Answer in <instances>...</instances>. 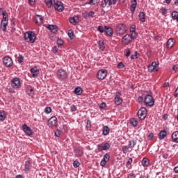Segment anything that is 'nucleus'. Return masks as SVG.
<instances>
[{"mask_svg": "<svg viewBox=\"0 0 178 178\" xmlns=\"http://www.w3.org/2000/svg\"><path fill=\"white\" fill-rule=\"evenodd\" d=\"M1 15L3 16L1 24H0V29L5 33L6 31V28L8 27V13L6 11H2Z\"/></svg>", "mask_w": 178, "mask_h": 178, "instance_id": "f257e3e1", "label": "nucleus"}, {"mask_svg": "<svg viewBox=\"0 0 178 178\" xmlns=\"http://www.w3.org/2000/svg\"><path fill=\"white\" fill-rule=\"evenodd\" d=\"M37 35H35V33L33 31H26L24 35V39L25 41L29 40L30 44H34Z\"/></svg>", "mask_w": 178, "mask_h": 178, "instance_id": "f03ea898", "label": "nucleus"}, {"mask_svg": "<svg viewBox=\"0 0 178 178\" xmlns=\"http://www.w3.org/2000/svg\"><path fill=\"white\" fill-rule=\"evenodd\" d=\"M129 28L126 24H118L116 26V33L118 35L126 34Z\"/></svg>", "mask_w": 178, "mask_h": 178, "instance_id": "7ed1b4c3", "label": "nucleus"}, {"mask_svg": "<svg viewBox=\"0 0 178 178\" xmlns=\"http://www.w3.org/2000/svg\"><path fill=\"white\" fill-rule=\"evenodd\" d=\"M53 6L54 9H56V10H57L58 12H63V9H65V6H63V3L58 0H54Z\"/></svg>", "mask_w": 178, "mask_h": 178, "instance_id": "20e7f679", "label": "nucleus"}, {"mask_svg": "<svg viewBox=\"0 0 178 178\" xmlns=\"http://www.w3.org/2000/svg\"><path fill=\"white\" fill-rule=\"evenodd\" d=\"M145 104L146 106H154L155 101H154V97L150 95H147L145 98Z\"/></svg>", "mask_w": 178, "mask_h": 178, "instance_id": "39448f33", "label": "nucleus"}, {"mask_svg": "<svg viewBox=\"0 0 178 178\" xmlns=\"http://www.w3.org/2000/svg\"><path fill=\"white\" fill-rule=\"evenodd\" d=\"M158 70H159V63L155 61L152 62L151 65L148 66V71L150 73L158 72Z\"/></svg>", "mask_w": 178, "mask_h": 178, "instance_id": "423d86ee", "label": "nucleus"}, {"mask_svg": "<svg viewBox=\"0 0 178 178\" xmlns=\"http://www.w3.org/2000/svg\"><path fill=\"white\" fill-rule=\"evenodd\" d=\"M56 123H58V118L56 116H52L49 119L47 126L49 129H54V127H56Z\"/></svg>", "mask_w": 178, "mask_h": 178, "instance_id": "0eeeda50", "label": "nucleus"}, {"mask_svg": "<svg viewBox=\"0 0 178 178\" xmlns=\"http://www.w3.org/2000/svg\"><path fill=\"white\" fill-rule=\"evenodd\" d=\"M138 116L140 120H144L147 118V108L145 107H142L138 111Z\"/></svg>", "mask_w": 178, "mask_h": 178, "instance_id": "6e6552de", "label": "nucleus"}, {"mask_svg": "<svg viewBox=\"0 0 178 178\" xmlns=\"http://www.w3.org/2000/svg\"><path fill=\"white\" fill-rule=\"evenodd\" d=\"M108 75V71L106 70L102 69L98 71L97 77L98 80H104L105 77Z\"/></svg>", "mask_w": 178, "mask_h": 178, "instance_id": "1a4fd4ad", "label": "nucleus"}, {"mask_svg": "<svg viewBox=\"0 0 178 178\" xmlns=\"http://www.w3.org/2000/svg\"><path fill=\"white\" fill-rule=\"evenodd\" d=\"M111 5H116V0H102L101 1L102 8L109 7Z\"/></svg>", "mask_w": 178, "mask_h": 178, "instance_id": "9d476101", "label": "nucleus"}, {"mask_svg": "<svg viewBox=\"0 0 178 178\" xmlns=\"http://www.w3.org/2000/svg\"><path fill=\"white\" fill-rule=\"evenodd\" d=\"M132 41L130 34H126L122 38L121 42L122 45H129Z\"/></svg>", "mask_w": 178, "mask_h": 178, "instance_id": "9b49d317", "label": "nucleus"}, {"mask_svg": "<svg viewBox=\"0 0 178 178\" xmlns=\"http://www.w3.org/2000/svg\"><path fill=\"white\" fill-rule=\"evenodd\" d=\"M111 148V144L106 143H101L97 145V149L98 151H106Z\"/></svg>", "mask_w": 178, "mask_h": 178, "instance_id": "f8f14e48", "label": "nucleus"}, {"mask_svg": "<svg viewBox=\"0 0 178 178\" xmlns=\"http://www.w3.org/2000/svg\"><path fill=\"white\" fill-rule=\"evenodd\" d=\"M3 63L6 67H10L13 65V60L9 56H6L3 58Z\"/></svg>", "mask_w": 178, "mask_h": 178, "instance_id": "ddd939ff", "label": "nucleus"}, {"mask_svg": "<svg viewBox=\"0 0 178 178\" xmlns=\"http://www.w3.org/2000/svg\"><path fill=\"white\" fill-rule=\"evenodd\" d=\"M11 87L13 88L17 89L20 87V79L17 77H15L11 80Z\"/></svg>", "mask_w": 178, "mask_h": 178, "instance_id": "4468645a", "label": "nucleus"}, {"mask_svg": "<svg viewBox=\"0 0 178 178\" xmlns=\"http://www.w3.org/2000/svg\"><path fill=\"white\" fill-rule=\"evenodd\" d=\"M22 130L26 134V136H33V130H31V128H30L27 124H24L22 125Z\"/></svg>", "mask_w": 178, "mask_h": 178, "instance_id": "2eb2a0df", "label": "nucleus"}, {"mask_svg": "<svg viewBox=\"0 0 178 178\" xmlns=\"http://www.w3.org/2000/svg\"><path fill=\"white\" fill-rule=\"evenodd\" d=\"M57 77L63 80L67 77V73H66V71L60 69L57 72Z\"/></svg>", "mask_w": 178, "mask_h": 178, "instance_id": "dca6fc26", "label": "nucleus"}, {"mask_svg": "<svg viewBox=\"0 0 178 178\" xmlns=\"http://www.w3.org/2000/svg\"><path fill=\"white\" fill-rule=\"evenodd\" d=\"M110 158L111 156L108 153L104 155L103 159L100 162V165L102 166V168L106 165V162L109 161Z\"/></svg>", "mask_w": 178, "mask_h": 178, "instance_id": "f3484780", "label": "nucleus"}, {"mask_svg": "<svg viewBox=\"0 0 178 178\" xmlns=\"http://www.w3.org/2000/svg\"><path fill=\"white\" fill-rule=\"evenodd\" d=\"M30 72L32 74V77L33 78L38 77L40 74V70H38V68H37V67H33L31 68Z\"/></svg>", "mask_w": 178, "mask_h": 178, "instance_id": "a211bd4d", "label": "nucleus"}, {"mask_svg": "<svg viewBox=\"0 0 178 178\" xmlns=\"http://www.w3.org/2000/svg\"><path fill=\"white\" fill-rule=\"evenodd\" d=\"M31 165H32V162L31 160H28L25 161L24 172L26 173H28L29 172H30V169H31Z\"/></svg>", "mask_w": 178, "mask_h": 178, "instance_id": "6ab92c4d", "label": "nucleus"}, {"mask_svg": "<svg viewBox=\"0 0 178 178\" xmlns=\"http://www.w3.org/2000/svg\"><path fill=\"white\" fill-rule=\"evenodd\" d=\"M35 22L36 24L40 26V24H42V23H44V17L41 15H36L35 16Z\"/></svg>", "mask_w": 178, "mask_h": 178, "instance_id": "aec40b11", "label": "nucleus"}, {"mask_svg": "<svg viewBox=\"0 0 178 178\" xmlns=\"http://www.w3.org/2000/svg\"><path fill=\"white\" fill-rule=\"evenodd\" d=\"M104 31L108 37H112V35H113V31L112 30V28L109 26H104Z\"/></svg>", "mask_w": 178, "mask_h": 178, "instance_id": "412c9836", "label": "nucleus"}, {"mask_svg": "<svg viewBox=\"0 0 178 178\" xmlns=\"http://www.w3.org/2000/svg\"><path fill=\"white\" fill-rule=\"evenodd\" d=\"M122 98H120V92H116V96L115 97V102L116 105H120L122 104Z\"/></svg>", "mask_w": 178, "mask_h": 178, "instance_id": "4be33fe9", "label": "nucleus"}, {"mask_svg": "<svg viewBox=\"0 0 178 178\" xmlns=\"http://www.w3.org/2000/svg\"><path fill=\"white\" fill-rule=\"evenodd\" d=\"M131 8L130 10L132 13H134L136 8H137V0H131Z\"/></svg>", "mask_w": 178, "mask_h": 178, "instance_id": "5701e85b", "label": "nucleus"}, {"mask_svg": "<svg viewBox=\"0 0 178 178\" xmlns=\"http://www.w3.org/2000/svg\"><path fill=\"white\" fill-rule=\"evenodd\" d=\"M111 131V129L108 126H103L102 127V135L103 136H108Z\"/></svg>", "mask_w": 178, "mask_h": 178, "instance_id": "b1692460", "label": "nucleus"}, {"mask_svg": "<svg viewBox=\"0 0 178 178\" xmlns=\"http://www.w3.org/2000/svg\"><path fill=\"white\" fill-rule=\"evenodd\" d=\"M173 143H178V131H174L171 135Z\"/></svg>", "mask_w": 178, "mask_h": 178, "instance_id": "393cba45", "label": "nucleus"}, {"mask_svg": "<svg viewBox=\"0 0 178 178\" xmlns=\"http://www.w3.org/2000/svg\"><path fill=\"white\" fill-rule=\"evenodd\" d=\"M47 29L48 30H50L52 33L58 32V27L56 26V25H48Z\"/></svg>", "mask_w": 178, "mask_h": 178, "instance_id": "a878e982", "label": "nucleus"}, {"mask_svg": "<svg viewBox=\"0 0 178 178\" xmlns=\"http://www.w3.org/2000/svg\"><path fill=\"white\" fill-rule=\"evenodd\" d=\"M74 152L76 156H81L84 154L83 149H75Z\"/></svg>", "mask_w": 178, "mask_h": 178, "instance_id": "bb28decb", "label": "nucleus"}, {"mask_svg": "<svg viewBox=\"0 0 178 178\" xmlns=\"http://www.w3.org/2000/svg\"><path fill=\"white\" fill-rule=\"evenodd\" d=\"M138 18L140 22L144 23L145 22V13L140 12L138 15Z\"/></svg>", "mask_w": 178, "mask_h": 178, "instance_id": "cd10ccee", "label": "nucleus"}, {"mask_svg": "<svg viewBox=\"0 0 178 178\" xmlns=\"http://www.w3.org/2000/svg\"><path fill=\"white\" fill-rule=\"evenodd\" d=\"M70 23H72V24H77L79 23V17H72L70 18Z\"/></svg>", "mask_w": 178, "mask_h": 178, "instance_id": "c85d7f7f", "label": "nucleus"}, {"mask_svg": "<svg viewBox=\"0 0 178 178\" xmlns=\"http://www.w3.org/2000/svg\"><path fill=\"white\" fill-rule=\"evenodd\" d=\"M141 163L143 168H148V165H149V160H148L147 158H143Z\"/></svg>", "mask_w": 178, "mask_h": 178, "instance_id": "c756f323", "label": "nucleus"}, {"mask_svg": "<svg viewBox=\"0 0 178 178\" xmlns=\"http://www.w3.org/2000/svg\"><path fill=\"white\" fill-rule=\"evenodd\" d=\"M166 134H167L166 131L165 130L161 131L159 134V140H163V138L166 137Z\"/></svg>", "mask_w": 178, "mask_h": 178, "instance_id": "7c9ffc66", "label": "nucleus"}, {"mask_svg": "<svg viewBox=\"0 0 178 178\" xmlns=\"http://www.w3.org/2000/svg\"><path fill=\"white\" fill-rule=\"evenodd\" d=\"M175 45V39L170 38L167 41V47L168 48H172Z\"/></svg>", "mask_w": 178, "mask_h": 178, "instance_id": "2f4dec72", "label": "nucleus"}, {"mask_svg": "<svg viewBox=\"0 0 178 178\" xmlns=\"http://www.w3.org/2000/svg\"><path fill=\"white\" fill-rule=\"evenodd\" d=\"M74 92L76 95H81V94H83V89L81 88H80V87H76L74 90Z\"/></svg>", "mask_w": 178, "mask_h": 178, "instance_id": "473e14b6", "label": "nucleus"}, {"mask_svg": "<svg viewBox=\"0 0 178 178\" xmlns=\"http://www.w3.org/2000/svg\"><path fill=\"white\" fill-rule=\"evenodd\" d=\"M136 142L134 140H130L129 142L128 147L130 149V151H131V149H133V148L136 147Z\"/></svg>", "mask_w": 178, "mask_h": 178, "instance_id": "72a5a7b5", "label": "nucleus"}, {"mask_svg": "<svg viewBox=\"0 0 178 178\" xmlns=\"http://www.w3.org/2000/svg\"><path fill=\"white\" fill-rule=\"evenodd\" d=\"M26 93L29 97H34V89L33 88H28Z\"/></svg>", "mask_w": 178, "mask_h": 178, "instance_id": "f704fd0d", "label": "nucleus"}, {"mask_svg": "<svg viewBox=\"0 0 178 178\" xmlns=\"http://www.w3.org/2000/svg\"><path fill=\"white\" fill-rule=\"evenodd\" d=\"M172 17L174 20H177L178 22V12L177 11H173L171 14Z\"/></svg>", "mask_w": 178, "mask_h": 178, "instance_id": "c9c22d12", "label": "nucleus"}, {"mask_svg": "<svg viewBox=\"0 0 178 178\" xmlns=\"http://www.w3.org/2000/svg\"><path fill=\"white\" fill-rule=\"evenodd\" d=\"M131 124H132L134 127H137V126L138 125V121H137V119L133 118L131 120Z\"/></svg>", "mask_w": 178, "mask_h": 178, "instance_id": "e433bc0d", "label": "nucleus"}, {"mask_svg": "<svg viewBox=\"0 0 178 178\" xmlns=\"http://www.w3.org/2000/svg\"><path fill=\"white\" fill-rule=\"evenodd\" d=\"M6 118V115H5V111H0V121L3 122Z\"/></svg>", "mask_w": 178, "mask_h": 178, "instance_id": "4c0bfd02", "label": "nucleus"}, {"mask_svg": "<svg viewBox=\"0 0 178 178\" xmlns=\"http://www.w3.org/2000/svg\"><path fill=\"white\" fill-rule=\"evenodd\" d=\"M130 147L129 146H124L122 148L123 154H127V152H130Z\"/></svg>", "mask_w": 178, "mask_h": 178, "instance_id": "58836bf2", "label": "nucleus"}, {"mask_svg": "<svg viewBox=\"0 0 178 178\" xmlns=\"http://www.w3.org/2000/svg\"><path fill=\"white\" fill-rule=\"evenodd\" d=\"M99 48L101 51H104L105 49V47L104 46V42L99 41Z\"/></svg>", "mask_w": 178, "mask_h": 178, "instance_id": "ea45409f", "label": "nucleus"}, {"mask_svg": "<svg viewBox=\"0 0 178 178\" xmlns=\"http://www.w3.org/2000/svg\"><path fill=\"white\" fill-rule=\"evenodd\" d=\"M160 12H161V15L165 16V15H166V13H168V10L165 8L162 7L160 9Z\"/></svg>", "mask_w": 178, "mask_h": 178, "instance_id": "a19ab883", "label": "nucleus"}, {"mask_svg": "<svg viewBox=\"0 0 178 178\" xmlns=\"http://www.w3.org/2000/svg\"><path fill=\"white\" fill-rule=\"evenodd\" d=\"M52 112V108L51 107H46L44 108V113H47V115H49Z\"/></svg>", "mask_w": 178, "mask_h": 178, "instance_id": "79ce46f5", "label": "nucleus"}, {"mask_svg": "<svg viewBox=\"0 0 178 178\" xmlns=\"http://www.w3.org/2000/svg\"><path fill=\"white\" fill-rule=\"evenodd\" d=\"M44 2L47 7L51 8L52 6V0H44Z\"/></svg>", "mask_w": 178, "mask_h": 178, "instance_id": "37998d69", "label": "nucleus"}, {"mask_svg": "<svg viewBox=\"0 0 178 178\" xmlns=\"http://www.w3.org/2000/svg\"><path fill=\"white\" fill-rule=\"evenodd\" d=\"M74 168H79L80 166V162L79 161L76 160L73 163Z\"/></svg>", "mask_w": 178, "mask_h": 178, "instance_id": "c03bdc74", "label": "nucleus"}, {"mask_svg": "<svg viewBox=\"0 0 178 178\" xmlns=\"http://www.w3.org/2000/svg\"><path fill=\"white\" fill-rule=\"evenodd\" d=\"M57 45L58 47H62V45H63V40H62V39H58Z\"/></svg>", "mask_w": 178, "mask_h": 178, "instance_id": "a18cd8bd", "label": "nucleus"}, {"mask_svg": "<svg viewBox=\"0 0 178 178\" xmlns=\"http://www.w3.org/2000/svg\"><path fill=\"white\" fill-rule=\"evenodd\" d=\"M76 111H77V107L76 106H74V104H72L70 106V111L71 112H76Z\"/></svg>", "mask_w": 178, "mask_h": 178, "instance_id": "49530a36", "label": "nucleus"}, {"mask_svg": "<svg viewBox=\"0 0 178 178\" xmlns=\"http://www.w3.org/2000/svg\"><path fill=\"white\" fill-rule=\"evenodd\" d=\"M97 30L100 33H104V31H105V29H104V26H99L97 28Z\"/></svg>", "mask_w": 178, "mask_h": 178, "instance_id": "de8ad7c7", "label": "nucleus"}, {"mask_svg": "<svg viewBox=\"0 0 178 178\" xmlns=\"http://www.w3.org/2000/svg\"><path fill=\"white\" fill-rule=\"evenodd\" d=\"M124 67V64H123V62H120L118 65V69H123Z\"/></svg>", "mask_w": 178, "mask_h": 178, "instance_id": "09e8293b", "label": "nucleus"}, {"mask_svg": "<svg viewBox=\"0 0 178 178\" xmlns=\"http://www.w3.org/2000/svg\"><path fill=\"white\" fill-rule=\"evenodd\" d=\"M98 3V0H90L89 5H96Z\"/></svg>", "mask_w": 178, "mask_h": 178, "instance_id": "8fccbe9b", "label": "nucleus"}, {"mask_svg": "<svg viewBox=\"0 0 178 178\" xmlns=\"http://www.w3.org/2000/svg\"><path fill=\"white\" fill-rule=\"evenodd\" d=\"M131 40H136L137 38V33L134 32L131 34Z\"/></svg>", "mask_w": 178, "mask_h": 178, "instance_id": "3c124183", "label": "nucleus"}, {"mask_svg": "<svg viewBox=\"0 0 178 178\" xmlns=\"http://www.w3.org/2000/svg\"><path fill=\"white\" fill-rule=\"evenodd\" d=\"M18 63H22L23 62V56L19 55L17 58Z\"/></svg>", "mask_w": 178, "mask_h": 178, "instance_id": "603ef678", "label": "nucleus"}, {"mask_svg": "<svg viewBox=\"0 0 178 178\" xmlns=\"http://www.w3.org/2000/svg\"><path fill=\"white\" fill-rule=\"evenodd\" d=\"M132 163H133V159L129 158L128 161L127 162V166H130V165H131Z\"/></svg>", "mask_w": 178, "mask_h": 178, "instance_id": "864d4df0", "label": "nucleus"}, {"mask_svg": "<svg viewBox=\"0 0 178 178\" xmlns=\"http://www.w3.org/2000/svg\"><path fill=\"white\" fill-rule=\"evenodd\" d=\"M55 136H56V137H60V131L58 129H56V132H55Z\"/></svg>", "mask_w": 178, "mask_h": 178, "instance_id": "5fc2aeb1", "label": "nucleus"}, {"mask_svg": "<svg viewBox=\"0 0 178 178\" xmlns=\"http://www.w3.org/2000/svg\"><path fill=\"white\" fill-rule=\"evenodd\" d=\"M68 35H69L70 40H73V38L74 37V33H73V32H69Z\"/></svg>", "mask_w": 178, "mask_h": 178, "instance_id": "6e6d98bb", "label": "nucleus"}, {"mask_svg": "<svg viewBox=\"0 0 178 178\" xmlns=\"http://www.w3.org/2000/svg\"><path fill=\"white\" fill-rule=\"evenodd\" d=\"M125 56H126L127 58H129V56H130V49H126Z\"/></svg>", "mask_w": 178, "mask_h": 178, "instance_id": "4d7b16f0", "label": "nucleus"}, {"mask_svg": "<svg viewBox=\"0 0 178 178\" xmlns=\"http://www.w3.org/2000/svg\"><path fill=\"white\" fill-rule=\"evenodd\" d=\"M134 56L136 58V59H138V58H140V54H138L137 51H135Z\"/></svg>", "mask_w": 178, "mask_h": 178, "instance_id": "13d9d810", "label": "nucleus"}, {"mask_svg": "<svg viewBox=\"0 0 178 178\" xmlns=\"http://www.w3.org/2000/svg\"><path fill=\"white\" fill-rule=\"evenodd\" d=\"M106 106V104L102 102L100 106H99V108L100 109H104V108Z\"/></svg>", "mask_w": 178, "mask_h": 178, "instance_id": "bf43d9fd", "label": "nucleus"}, {"mask_svg": "<svg viewBox=\"0 0 178 178\" xmlns=\"http://www.w3.org/2000/svg\"><path fill=\"white\" fill-rule=\"evenodd\" d=\"M127 178H136V175H134V173H130L128 175Z\"/></svg>", "mask_w": 178, "mask_h": 178, "instance_id": "052dcab7", "label": "nucleus"}, {"mask_svg": "<svg viewBox=\"0 0 178 178\" xmlns=\"http://www.w3.org/2000/svg\"><path fill=\"white\" fill-rule=\"evenodd\" d=\"M154 138V134L153 133H150L148 135V139L149 140H152Z\"/></svg>", "mask_w": 178, "mask_h": 178, "instance_id": "680f3d73", "label": "nucleus"}, {"mask_svg": "<svg viewBox=\"0 0 178 178\" xmlns=\"http://www.w3.org/2000/svg\"><path fill=\"white\" fill-rule=\"evenodd\" d=\"M57 52H58V47L56 46H54L53 47V53L54 54H57Z\"/></svg>", "mask_w": 178, "mask_h": 178, "instance_id": "e2e57ef3", "label": "nucleus"}, {"mask_svg": "<svg viewBox=\"0 0 178 178\" xmlns=\"http://www.w3.org/2000/svg\"><path fill=\"white\" fill-rule=\"evenodd\" d=\"M178 70V65H175L172 67V70H174L175 72H176V70Z\"/></svg>", "mask_w": 178, "mask_h": 178, "instance_id": "0e129e2a", "label": "nucleus"}, {"mask_svg": "<svg viewBox=\"0 0 178 178\" xmlns=\"http://www.w3.org/2000/svg\"><path fill=\"white\" fill-rule=\"evenodd\" d=\"M130 31H131V33H136V27H131L130 29Z\"/></svg>", "mask_w": 178, "mask_h": 178, "instance_id": "69168bd1", "label": "nucleus"}, {"mask_svg": "<svg viewBox=\"0 0 178 178\" xmlns=\"http://www.w3.org/2000/svg\"><path fill=\"white\" fill-rule=\"evenodd\" d=\"M175 98H177V97H178V87L177 88V89L175 90Z\"/></svg>", "mask_w": 178, "mask_h": 178, "instance_id": "338daca9", "label": "nucleus"}, {"mask_svg": "<svg viewBox=\"0 0 178 178\" xmlns=\"http://www.w3.org/2000/svg\"><path fill=\"white\" fill-rule=\"evenodd\" d=\"M174 172L175 173H178V166L174 168Z\"/></svg>", "mask_w": 178, "mask_h": 178, "instance_id": "774afa93", "label": "nucleus"}]
</instances>
